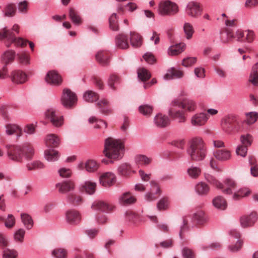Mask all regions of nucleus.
<instances>
[{
    "label": "nucleus",
    "mask_w": 258,
    "mask_h": 258,
    "mask_svg": "<svg viewBox=\"0 0 258 258\" xmlns=\"http://www.w3.org/2000/svg\"><path fill=\"white\" fill-rule=\"evenodd\" d=\"M8 158L16 162H23L24 159L31 160L34 155V149L31 145L25 144L22 147L18 145H7Z\"/></svg>",
    "instance_id": "nucleus-1"
},
{
    "label": "nucleus",
    "mask_w": 258,
    "mask_h": 258,
    "mask_svg": "<svg viewBox=\"0 0 258 258\" xmlns=\"http://www.w3.org/2000/svg\"><path fill=\"white\" fill-rule=\"evenodd\" d=\"M124 152V144L120 140L108 138L105 140L103 153L105 156L113 159H119L122 157Z\"/></svg>",
    "instance_id": "nucleus-2"
},
{
    "label": "nucleus",
    "mask_w": 258,
    "mask_h": 258,
    "mask_svg": "<svg viewBox=\"0 0 258 258\" xmlns=\"http://www.w3.org/2000/svg\"><path fill=\"white\" fill-rule=\"evenodd\" d=\"M187 153L190 159L194 161L203 160L207 154V148L205 143L201 138H196L191 141Z\"/></svg>",
    "instance_id": "nucleus-3"
},
{
    "label": "nucleus",
    "mask_w": 258,
    "mask_h": 258,
    "mask_svg": "<svg viewBox=\"0 0 258 258\" xmlns=\"http://www.w3.org/2000/svg\"><path fill=\"white\" fill-rule=\"evenodd\" d=\"M243 122L236 116L228 115L222 118L221 121V130L227 134H232L243 130Z\"/></svg>",
    "instance_id": "nucleus-4"
},
{
    "label": "nucleus",
    "mask_w": 258,
    "mask_h": 258,
    "mask_svg": "<svg viewBox=\"0 0 258 258\" xmlns=\"http://www.w3.org/2000/svg\"><path fill=\"white\" fill-rule=\"evenodd\" d=\"M7 39V42L6 45L10 47L11 43H14L17 46L24 47L27 45V40H24L22 38H16L14 34L9 30L7 27H5L0 30V40Z\"/></svg>",
    "instance_id": "nucleus-5"
},
{
    "label": "nucleus",
    "mask_w": 258,
    "mask_h": 258,
    "mask_svg": "<svg viewBox=\"0 0 258 258\" xmlns=\"http://www.w3.org/2000/svg\"><path fill=\"white\" fill-rule=\"evenodd\" d=\"M210 182L217 188L222 189L223 192L226 194H231L236 186L235 182L230 179H226L222 184L215 178L212 177Z\"/></svg>",
    "instance_id": "nucleus-6"
},
{
    "label": "nucleus",
    "mask_w": 258,
    "mask_h": 258,
    "mask_svg": "<svg viewBox=\"0 0 258 258\" xmlns=\"http://www.w3.org/2000/svg\"><path fill=\"white\" fill-rule=\"evenodd\" d=\"M178 11L177 6L169 1L160 3L159 12L163 15H174Z\"/></svg>",
    "instance_id": "nucleus-7"
},
{
    "label": "nucleus",
    "mask_w": 258,
    "mask_h": 258,
    "mask_svg": "<svg viewBox=\"0 0 258 258\" xmlns=\"http://www.w3.org/2000/svg\"><path fill=\"white\" fill-rule=\"evenodd\" d=\"M173 106H177L188 112H193L197 108L195 101L189 98H184L181 100H175L172 102Z\"/></svg>",
    "instance_id": "nucleus-8"
},
{
    "label": "nucleus",
    "mask_w": 258,
    "mask_h": 258,
    "mask_svg": "<svg viewBox=\"0 0 258 258\" xmlns=\"http://www.w3.org/2000/svg\"><path fill=\"white\" fill-rule=\"evenodd\" d=\"M151 188L149 192L145 195L146 200L151 202L156 200L161 195V189L158 183L155 180L150 181Z\"/></svg>",
    "instance_id": "nucleus-9"
},
{
    "label": "nucleus",
    "mask_w": 258,
    "mask_h": 258,
    "mask_svg": "<svg viewBox=\"0 0 258 258\" xmlns=\"http://www.w3.org/2000/svg\"><path fill=\"white\" fill-rule=\"evenodd\" d=\"M77 100L76 94L70 89L63 90L61 97V102L63 106L67 108H70L76 103Z\"/></svg>",
    "instance_id": "nucleus-10"
},
{
    "label": "nucleus",
    "mask_w": 258,
    "mask_h": 258,
    "mask_svg": "<svg viewBox=\"0 0 258 258\" xmlns=\"http://www.w3.org/2000/svg\"><path fill=\"white\" fill-rule=\"evenodd\" d=\"M186 11L188 15L194 18H198L201 15L202 9L200 4L191 2L187 4Z\"/></svg>",
    "instance_id": "nucleus-11"
},
{
    "label": "nucleus",
    "mask_w": 258,
    "mask_h": 258,
    "mask_svg": "<svg viewBox=\"0 0 258 258\" xmlns=\"http://www.w3.org/2000/svg\"><path fill=\"white\" fill-rule=\"evenodd\" d=\"M13 83L16 84H22L27 80V75L21 70H14L10 76Z\"/></svg>",
    "instance_id": "nucleus-12"
},
{
    "label": "nucleus",
    "mask_w": 258,
    "mask_h": 258,
    "mask_svg": "<svg viewBox=\"0 0 258 258\" xmlns=\"http://www.w3.org/2000/svg\"><path fill=\"white\" fill-rule=\"evenodd\" d=\"M209 117V115L206 113H198L191 117L190 122L194 126H202L206 123Z\"/></svg>",
    "instance_id": "nucleus-13"
},
{
    "label": "nucleus",
    "mask_w": 258,
    "mask_h": 258,
    "mask_svg": "<svg viewBox=\"0 0 258 258\" xmlns=\"http://www.w3.org/2000/svg\"><path fill=\"white\" fill-rule=\"evenodd\" d=\"M257 219V215L255 212H252L248 215H243L240 219L241 226L246 228L252 226Z\"/></svg>",
    "instance_id": "nucleus-14"
},
{
    "label": "nucleus",
    "mask_w": 258,
    "mask_h": 258,
    "mask_svg": "<svg viewBox=\"0 0 258 258\" xmlns=\"http://www.w3.org/2000/svg\"><path fill=\"white\" fill-rule=\"evenodd\" d=\"M46 116L55 126H60L63 123L62 117L58 115L53 109H48Z\"/></svg>",
    "instance_id": "nucleus-15"
},
{
    "label": "nucleus",
    "mask_w": 258,
    "mask_h": 258,
    "mask_svg": "<svg viewBox=\"0 0 258 258\" xmlns=\"http://www.w3.org/2000/svg\"><path fill=\"white\" fill-rule=\"evenodd\" d=\"M45 79L47 83L52 85L58 86L62 82L61 76L55 71H49Z\"/></svg>",
    "instance_id": "nucleus-16"
},
{
    "label": "nucleus",
    "mask_w": 258,
    "mask_h": 258,
    "mask_svg": "<svg viewBox=\"0 0 258 258\" xmlns=\"http://www.w3.org/2000/svg\"><path fill=\"white\" fill-rule=\"evenodd\" d=\"M92 207L94 209L107 213L111 212L114 208V206L111 204L103 201L94 202Z\"/></svg>",
    "instance_id": "nucleus-17"
},
{
    "label": "nucleus",
    "mask_w": 258,
    "mask_h": 258,
    "mask_svg": "<svg viewBox=\"0 0 258 258\" xmlns=\"http://www.w3.org/2000/svg\"><path fill=\"white\" fill-rule=\"evenodd\" d=\"M56 187L59 192L64 194L74 190L75 188V183L72 180H66L57 183Z\"/></svg>",
    "instance_id": "nucleus-18"
},
{
    "label": "nucleus",
    "mask_w": 258,
    "mask_h": 258,
    "mask_svg": "<svg viewBox=\"0 0 258 258\" xmlns=\"http://www.w3.org/2000/svg\"><path fill=\"white\" fill-rule=\"evenodd\" d=\"M214 156L216 159L220 161H226L231 157V152L227 149H219L214 153Z\"/></svg>",
    "instance_id": "nucleus-19"
},
{
    "label": "nucleus",
    "mask_w": 258,
    "mask_h": 258,
    "mask_svg": "<svg viewBox=\"0 0 258 258\" xmlns=\"http://www.w3.org/2000/svg\"><path fill=\"white\" fill-rule=\"evenodd\" d=\"M115 181V176L111 172L103 173L100 177V182L103 186H110Z\"/></svg>",
    "instance_id": "nucleus-20"
},
{
    "label": "nucleus",
    "mask_w": 258,
    "mask_h": 258,
    "mask_svg": "<svg viewBox=\"0 0 258 258\" xmlns=\"http://www.w3.org/2000/svg\"><path fill=\"white\" fill-rule=\"evenodd\" d=\"M66 218L68 223L72 225L78 224L81 219L80 213L75 210L68 211L66 213Z\"/></svg>",
    "instance_id": "nucleus-21"
},
{
    "label": "nucleus",
    "mask_w": 258,
    "mask_h": 258,
    "mask_svg": "<svg viewBox=\"0 0 258 258\" xmlns=\"http://www.w3.org/2000/svg\"><path fill=\"white\" fill-rule=\"evenodd\" d=\"M169 115L172 119H176L180 123L184 122L186 120L185 113L183 111L176 110L173 107L169 110Z\"/></svg>",
    "instance_id": "nucleus-22"
},
{
    "label": "nucleus",
    "mask_w": 258,
    "mask_h": 258,
    "mask_svg": "<svg viewBox=\"0 0 258 258\" xmlns=\"http://www.w3.org/2000/svg\"><path fill=\"white\" fill-rule=\"evenodd\" d=\"M96 188V184L95 182L87 181L80 186L79 190L81 192H85L91 195L95 193Z\"/></svg>",
    "instance_id": "nucleus-23"
},
{
    "label": "nucleus",
    "mask_w": 258,
    "mask_h": 258,
    "mask_svg": "<svg viewBox=\"0 0 258 258\" xmlns=\"http://www.w3.org/2000/svg\"><path fill=\"white\" fill-rule=\"evenodd\" d=\"M154 121L156 125L159 127H165L170 124L169 117L160 113L155 116Z\"/></svg>",
    "instance_id": "nucleus-24"
},
{
    "label": "nucleus",
    "mask_w": 258,
    "mask_h": 258,
    "mask_svg": "<svg viewBox=\"0 0 258 258\" xmlns=\"http://www.w3.org/2000/svg\"><path fill=\"white\" fill-rule=\"evenodd\" d=\"M192 219L194 223L199 225H203L207 222L208 218L205 213L201 211L195 213Z\"/></svg>",
    "instance_id": "nucleus-25"
},
{
    "label": "nucleus",
    "mask_w": 258,
    "mask_h": 258,
    "mask_svg": "<svg viewBox=\"0 0 258 258\" xmlns=\"http://www.w3.org/2000/svg\"><path fill=\"white\" fill-rule=\"evenodd\" d=\"M81 169H85L88 172H94L97 170L99 164L94 160H89L85 163H82L79 165Z\"/></svg>",
    "instance_id": "nucleus-26"
},
{
    "label": "nucleus",
    "mask_w": 258,
    "mask_h": 258,
    "mask_svg": "<svg viewBox=\"0 0 258 258\" xmlns=\"http://www.w3.org/2000/svg\"><path fill=\"white\" fill-rule=\"evenodd\" d=\"M110 55L106 51H100L96 54L97 61L102 66H107L109 62Z\"/></svg>",
    "instance_id": "nucleus-27"
},
{
    "label": "nucleus",
    "mask_w": 258,
    "mask_h": 258,
    "mask_svg": "<svg viewBox=\"0 0 258 258\" xmlns=\"http://www.w3.org/2000/svg\"><path fill=\"white\" fill-rule=\"evenodd\" d=\"M6 133L8 135L15 134L18 137L22 136V132L21 128L16 124L8 123L6 125Z\"/></svg>",
    "instance_id": "nucleus-28"
},
{
    "label": "nucleus",
    "mask_w": 258,
    "mask_h": 258,
    "mask_svg": "<svg viewBox=\"0 0 258 258\" xmlns=\"http://www.w3.org/2000/svg\"><path fill=\"white\" fill-rule=\"evenodd\" d=\"M136 198L130 192L123 194L119 198V203L122 205H128L135 203Z\"/></svg>",
    "instance_id": "nucleus-29"
},
{
    "label": "nucleus",
    "mask_w": 258,
    "mask_h": 258,
    "mask_svg": "<svg viewBox=\"0 0 258 258\" xmlns=\"http://www.w3.org/2000/svg\"><path fill=\"white\" fill-rule=\"evenodd\" d=\"M60 144L58 137L55 134L48 135L45 139L46 146L51 148L57 147Z\"/></svg>",
    "instance_id": "nucleus-30"
},
{
    "label": "nucleus",
    "mask_w": 258,
    "mask_h": 258,
    "mask_svg": "<svg viewBox=\"0 0 258 258\" xmlns=\"http://www.w3.org/2000/svg\"><path fill=\"white\" fill-rule=\"evenodd\" d=\"M68 202L74 206H79L83 203L84 200L83 197L76 193H70L67 196Z\"/></svg>",
    "instance_id": "nucleus-31"
},
{
    "label": "nucleus",
    "mask_w": 258,
    "mask_h": 258,
    "mask_svg": "<svg viewBox=\"0 0 258 258\" xmlns=\"http://www.w3.org/2000/svg\"><path fill=\"white\" fill-rule=\"evenodd\" d=\"M96 106L100 110V112L105 115H108L112 112L109 107V102L106 99H102L96 103Z\"/></svg>",
    "instance_id": "nucleus-32"
},
{
    "label": "nucleus",
    "mask_w": 258,
    "mask_h": 258,
    "mask_svg": "<svg viewBox=\"0 0 258 258\" xmlns=\"http://www.w3.org/2000/svg\"><path fill=\"white\" fill-rule=\"evenodd\" d=\"M118 172L122 176L128 177L132 173H135L131 165L127 163L121 164L118 168Z\"/></svg>",
    "instance_id": "nucleus-33"
},
{
    "label": "nucleus",
    "mask_w": 258,
    "mask_h": 258,
    "mask_svg": "<svg viewBox=\"0 0 258 258\" xmlns=\"http://www.w3.org/2000/svg\"><path fill=\"white\" fill-rule=\"evenodd\" d=\"M69 16L72 22L77 26L81 25L83 20L78 12L73 8H71L69 11Z\"/></svg>",
    "instance_id": "nucleus-34"
},
{
    "label": "nucleus",
    "mask_w": 258,
    "mask_h": 258,
    "mask_svg": "<svg viewBox=\"0 0 258 258\" xmlns=\"http://www.w3.org/2000/svg\"><path fill=\"white\" fill-rule=\"evenodd\" d=\"M183 76L184 72L183 71L174 68H171L168 71L164 78L166 80H170L175 78H181L183 77Z\"/></svg>",
    "instance_id": "nucleus-35"
},
{
    "label": "nucleus",
    "mask_w": 258,
    "mask_h": 258,
    "mask_svg": "<svg viewBox=\"0 0 258 258\" xmlns=\"http://www.w3.org/2000/svg\"><path fill=\"white\" fill-rule=\"evenodd\" d=\"M213 206L218 209L224 210L227 206L225 199L222 196H218L213 199L212 201Z\"/></svg>",
    "instance_id": "nucleus-36"
},
{
    "label": "nucleus",
    "mask_w": 258,
    "mask_h": 258,
    "mask_svg": "<svg viewBox=\"0 0 258 258\" xmlns=\"http://www.w3.org/2000/svg\"><path fill=\"white\" fill-rule=\"evenodd\" d=\"M116 46L121 49H126L128 47V43L127 37L124 34H121L116 37Z\"/></svg>",
    "instance_id": "nucleus-37"
},
{
    "label": "nucleus",
    "mask_w": 258,
    "mask_h": 258,
    "mask_svg": "<svg viewBox=\"0 0 258 258\" xmlns=\"http://www.w3.org/2000/svg\"><path fill=\"white\" fill-rule=\"evenodd\" d=\"M44 154L46 159L49 162H55L59 157V152L53 149L46 150L44 152Z\"/></svg>",
    "instance_id": "nucleus-38"
},
{
    "label": "nucleus",
    "mask_w": 258,
    "mask_h": 258,
    "mask_svg": "<svg viewBox=\"0 0 258 258\" xmlns=\"http://www.w3.org/2000/svg\"><path fill=\"white\" fill-rule=\"evenodd\" d=\"M185 47V44L183 43L172 45L169 47L168 49V53L171 55H178L184 51Z\"/></svg>",
    "instance_id": "nucleus-39"
},
{
    "label": "nucleus",
    "mask_w": 258,
    "mask_h": 258,
    "mask_svg": "<svg viewBox=\"0 0 258 258\" xmlns=\"http://www.w3.org/2000/svg\"><path fill=\"white\" fill-rule=\"evenodd\" d=\"M16 56L15 52L12 50L6 51L2 56V60L6 66L12 62Z\"/></svg>",
    "instance_id": "nucleus-40"
},
{
    "label": "nucleus",
    "mask_w": 258,
    "mask_h": 258,
    "mask_svg": "<svg viewBox=\"0 0 258 258\" xmlns=\"http://www.w3.org/2000/svg\"><path fill=\"white\" fill-rule=\"evenodd\" d=\"M221 40L223 43H226L230 40L234 38V33L232 30L229 28L225 29L220 33Z\"/></svg>",
    "instance_id": "nucleus-41"
},
{
    "label": "nucleus",
    "mask_w": 258,
    "mask_h": 258,
    "mask_svg": "<svg viewBox=\"0 0 258 258\" xmlns=\"http://www.w3.org/2000/svg\"><path fill=\"white\" fill-rule=\"evenodd\" d=\"M130 41L133 46L139 47L142 44V38L140 34L135 32H131Z\"/></svg>",
    "instance_id": "nucleus-42"
},
{
    "label": "nucleus",
    "mask_w": 258,
    "mask_h": 258,
    "mask_svg": "<svg viewBox=\"0 0 258 258\" xmlns=\"http://www.w3.org/2000/svg\"><path fill=\"white\" fill-rule=\"evenodd\" d=\"M18 62L24 66H27L30 63V55L26 52H22L17 54Z\"/></svg>",
    "instance_id": "nucleus-43"
},
{
    "label": "nucleus",
    "mask_w": 258,
    "mask_h": 258,
    "mask_svg": "<svg viewBox=\"0 0 258 258\" xmlns=\"http://www.w3.org/2000/svg\"><path fill=\"white\" fill-rule=\"evenodd\" d=\"M136 163L142 166H148L151 164L152 159L143 155H138L135 158Z\"/></svg>",
    "instance_id": "nucleus-44"
},
{
    "label": "nucleus",
    "mask_w": 258,
    "mask_h": 258,
    "mask_svg": "<svg viewBox=\"0 0 258 258\" xmlns=\"http://www.w3.org/2000/svg\"><path fill=\"white\" fill-rule=\"evenodd\" d=\"M249 81L254 86H258V62L252 67Z\"/></svg>",
    "instance_id": "nucleus-45"
},
{
    "label": "nucleus",
    "mask_w": 258,
    "mask_h": 258,
    "mask_svg": "<svg viewBox=\"0 0 258 258\" xmlns=\"http://www.w3.org/2000/svg\"><path fill=\"white\" fill-rule=\"evenodd\" d=\"M120 82L119 77L116 74L111 75L108 80V85L113 91L116 90V85Z\"/></svg>",
    "instance_id": "nucleus-46"
},
{
    "label": "nucleus",
    "mask_w": 258,
    "mask_h": 258,
    "mask_svg": "<svg viewBox=\"0 0 258 258\" xmlns=\"http://www.w3.org/2000/svg\"><path fill=\"white\" fill-rule=\"evenodd\" d=\"M210 190L209 185L205 182H201L196 186L197 192L201 196H205L208 194Z\"/></svg>",
    "instance_id": "nucleus-47"
},
{
    "label": "nucleus",
    "mask_w": 258,
    "mask_h": 258,
    "mask_svg": "<svg viewBox=\"0 0 258 258\" xmlns=\"http://www.w3.org/2000/svg\"><path fill=\"white\" fill-rule=\"evenodd\" d=\"M83 98L86 101L93 103L98 100L99 95L95 92L88 90L85 92Z\"/></svg>",
    "instance_id": "nucleus-48"
},
{
    "label": "nucleus",
    "mask_w": 258,
    "mask_h": 258,
    "mask_svg": "<svg viewBox=\"0 0 258 258\" xmlns=\"http://www.w3.org/2000/svg\"><path fill=\"white\" fill-rule=\"evenodd\" d=\"M201 169L200 168L192 166L187 170L188 175L192 179H197L201 174Z\"/></svg>",
    "instance_id": "nucleus-49"
},
{
    "label": "nucleus",
    "mask_w": 258,
    "mask_h": 258,
    "mask_svg": "<svg viewBox=\"0 0 258 258\" xmlns=\"http://www.w3.org/2000/svg\"><path fill=\"white\" fill-rule=\"evenodd\" d=\"M51 254L55 258H67L68 251L63 248H56L52 251Z\"/></svg>",
    "instance_id": "nucleus-50"
},
{
    "label": "nucleus",
    "mask_w": 258,
    "mask_h": 258,
    "mask_svg": "<svg viewBox=\"0 0 258 258\" xmlns=\"http://www.w3.org/2000/svg\"><path fill=\"white\" fill-rule=\"evenodd\" d=\"M21 218L23 223L28 229L32 228L33 225V221L29 215L25 213L21 214Z\"/></svg>",
    "instance_id": "nucleus-51"
},
{
    "label": "nucleus",
    "mask_w": 258,
    "mask_h": 258,
    "mask_svg": "<svg viewBox=\"0 0 258 258\" xmlns=\"http://www.w3.org/2000/svg\"><path fill=\"white\" fill-rule=\"evenodd\" d=\"M139 78L142 81L148 80L151 77L150 73L145 68H140L138 70Z\"/></svg>",
    "instance_id": "nucleus-52"
},
{
    "label": "nucleus",
    "mask_w": 258,
    "mask_h": 258,
    "mask_svg": "<svg viewBox=\"0 0 258 258\" xmlns=\"http://www.w3.org/2000/svg\"><path fill=\"white\" fill-rule=\"evenodd\" d=\"M125 218L126 221L136 224L139 219V216L133 211H127L125 213Z\"/></svg>",
    "instance_id": "nucleus-53"
},
{
    "label": "nucleus",
    "mask_w": 258,
    "mask_h": 258,
    "mask_svg": "<svg viewBox=\"0 0 258 258\" xmlns=\"http://www.w3.org/2000/svg\"><path fill=\"white\" fill-rule=\"evenodd\" d=\"M89 122L90 123L96 122L94 125V128L96 129L102 128L103 127L106 128L107 126L106 123L102 120H98L97 118L94 116H92L89 118Z\"/></svg>",
    "instance_id": "nucleus-54"
},
{
    "label": "nucleus",
    "mask_w": 258,
    "mask_h": 258,
    "mask_svg": "<svg viewBox=\"0 0 258 258\" xmlns=\"http://www.w3.org/2000/svg\"><path fill=\"white\" fill-rule=\"evenodd\" d=\"M109 27L113 31H117L119 29L118 21L116 18V14L113 13L111 15L109 19Z\"/></svg>",
    "instance_id": "nucleus-55"
},
{
    "label": "nucleus",
    "mask_w": 258,
    "mask_h": 258,
    "mask_svg": "<svg viewBox=\"0 0 258 258\" xmlns=\"http://www.w3.org/2000/svg\"><path fill=\"white\" fill-rule=\"evenodd\" d=\"M183 29L186 38L187 39H191L194 33V29L192 25L188 23H185L184 25Z\"/></svg>",
    "instance_id": "nucleus-56"
},
{
    "label": "nucleus",
    "mask_w": 258,
    "mask_h": 258,
    "mask_svg": "<svg viewBox=\"0 0 258 258\" xmlns=\"http://www.w3.org/2000/svg\"><path fill=\"white\" fill-rule=\"evenodd\" d=\"M139 110L144 115L149 116L153 112V107L149 105H142L139 107Z\"/></svg>",
    "instance_id": "nucleus-57"
},
{
    "label": "nucleus",
    "mask_w": 258,
    "mask_h": 258,
    "mask_svg": "<svg viewBox=\"0 0 258 258\" xmlns=\"http://www.w3.org/2000/svg\"><path fill=\"white\" fill-rule=\"evenodd\" d=\"M253 141V138L250 134L242 135L240 137L241 143L247 147L250 146Z\"/></svg>",
    "instance_id": "nucleus-58"
},
{
    "label": "nucleus",
    "mask_w": 258,
    "mask_h": 258,
    "mask_svg": "<svg viewBox=\"0 0 258 258\" xmlns=\"http://www.w3.org/2000/svg\"><path fill=\"white\" fill-rule=\"evenodd\" d=\"M16 12V7L14 4H9L5 8L4 13L5 17H13Z\"/></svg>",
    "instance_id": "nucleus-59"
},
{
    "label": "nucleus",
    "mask_w": 258,
    "mask_h": 258,
    "mask_svg": "<svg viewBox=\"0 0 258 258\" xmlns=\"http://www.w3.org/2000/svg\"><path fill=\"white\" fill-rule=\"evenodd\" d=\"M250 192V191L247 188H242L235 192L233 196V198L235 200H238L240 198L247 196Z\"/></svg>",
    "instance_id": "nucleus-60"
},
{
    "label": "nucleus",
    "mask_w": 258,
    "mask_h": 258,
    "mask_svg": "<svg viewBox=\"0 0 258 258\" xmlns=\"http://www.w3.org/2000/svg\"><path fill=\"white\" fill-rule=\"evenodd\" d=\"M246 122L248 124H251L254 123L258 119V113L256 112H251L246 114Z\"/></svg>",
    "instance_id": "nucleus-61"
},
{
    "label": "nucleus",
    "mask_w": 258,
    "mask_h": 258,
    "mask_svg": "<svg viewBox=\"0 0 258 258\" xmlns=\"http://www.w3.org/2000/svg\"><path fill=\"white\" fill-rule=\"evenodd\" d=\"M169 203V200L167 197L163 198L158 203V209L159 210H166L168 207Z\"/></svg>",
    "instance_id": "nucleus-62"
},
{
    "label": "nucleus",
    "mask_w": 258,
    "mask_h": 258,
    "mask_svg": "<svg viewBox=\"0 0 258 258\" xmlns=\"http://www.w3.org/2000/svg\"><path fill=\"white\" fill-rule=\"evenodd\" d=\"M5 225L6 227L11 228L15 224V218L12 214H9L6 219H4Z\"/></svg>",
    "instance_id": "nucleus-63"
},
{
    "label": "nucleus",
    "mask_w": 258,
    "mask_h": 258,
    "mask_svg": "<svg viewBox=\"0 0 258 258\" xmlns=\"http://www.w3.org/2000/svg\"><path fill=\"white\" fill-rule=\"evenodd\" d=\"M197 61L195 57H189L184 58L182 60V64L185 67H189L194 65Z\"/></svg>",
    "instance_id": "nucleus-64"
}]
</instances>
